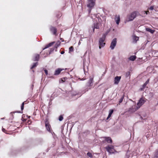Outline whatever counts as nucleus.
<instances>
[{
	"instance_id": "nucleus-1",
	"label": "nucleus",
	"mask_w": 158,
	"mask_h": 158,
	"mask_svg": "<svg viewBox=\"0 0 158 158\" xmlns=\"http://www.w3.org/2000/svg\"><path fill=\"white\" fill-rule=\"evenodd\" d=\"M91 18L94 19L93 25L92 26L93 30H94L95 29H99L100 24L98 22V21L99 20L98 18L96 17V16L95 15H93V16L92 15Z\"/></svg>"
},
{
	"instance_id": "nucleus-2",
	"label": "nucleus",
	"mask_w": 158,
	"mask_h": 158,
	"mask_svg": "<svg viewBox=\"0 0 158 158\" xmlns=\"http://www.w3.org/2000/svg\"><path fill=\"white\" fill-rule=\"evenodd\" d=\"M109 32L107 31L103 34L102 37L100 38L99 41V48H101V47H103L105 44L104 42L106 36L108 34Z\"/></svg>"
},
{
	"instance_id": "nucleus-3",
	"label": "nucleus",
	"mask_w": 158,
	"mask_h": 158,
	"mask_svg": "<svg viewBox=\"0 0 158 158\" xmlns=\"http://www.w3.org/2000/svg\"><path fill=\"white\" fill-rule=\"evenodd\" d=\"M96 0H87V6L89 8V13L91 12V10L95 5Z\"/></svg>"
},
{
	"instance_id": "nucleus-4",
	"label": "nucleus",
	"mask_w": 158,
	"mask_h": 158,
	"mask_svg": "<svg viewBox=\"0 0 158 158\" xmlns=\"http://www.w3.org/2000/svg\"><path fill=\"white\" fill-rule=\"evenodd\" d=\"M137 14V12H133L131 13V15L128 17L127 20V21H131L133 20L136 17Z\"/></svg>"
},
{
	"instance_id": "nucleus-5",
	"label": "nucleus",
	"mask_w": 158,
	"mask_h": 158,
	"mask_svg": "<svg viewBox=\"0 0 158 158\" xmlns=\"http://www.w3.org/2000/svg\"><path fill=\"white\" fill-rule=\"evenodd\" d=\"M106 149L107 151L110 154L114 153L115 152H116L114 149V146H108L106 147Z\"/></svg>"
},
{
	"instance_id": "nucleus-6",
	"label": "nucleus",
	"mask_w": 158,
	"mask_h": 158,
	"mask_svg": "<svg viewBox=\"0 0 158 158\" xmlns=\"http://www.w3.org/2000/svg\"><path fill=\"white\" fill-rule=\"evenodd\" d=\"M139 109L138 107L135 106H132L129 108L128 110V112L130 113H133Z\"/></svg>"
},
{
	"instance_id": "nucleus-7",
	"label": "nucleus",
	"mask_w": 158,
	"mask_h": 158,
	"mask_svg": "<svg viewBox=\"0 0 158 158\" xmlns=\"http://www.w3.org/2000/svg\"><path fill=\"white\" fill-rule=\"evenodd\" d=\"M45 123L46 128L47 130L49 132H51V127L50 125L49 124V123L48 120L46 119L45 120Z\"/></svg>"
},
{
	"instance_id": "nucleus-8",
	"label": "nucleus",
	"mask_w": 158,
	"mask_h": 158,
	"mask_svg": "<svg viewBox=\"0 0 158 158\" xmlns=\"http://www.w3.org/2000/svg\"><path fill=\"white\" fill-rule=\"evenodd\" d=\"M146 101L144 100L143 98H140L137 104V106L139 108Z\"/></svg>"
},
{
	"instance_id": "nucleus-9",
	"label": "nucleus",
	"mask_w": 158,
	"mask_h": 158,
	"mask_svg": "<svg viewBox=\"0 0 158 158\" xmlns=\"http://www.w3.org/2000/svg\"><path fill=\"white\" fill-rule=\"evenodd\" d=\"M117 43L116 39H114L112 41L110 46V48L112 50H113L116 46Z\"/></svg>"
},
{
	"instance_id": "nucleus-10",
	"label": "nucleus",
	"mask_w": 158,
	"mask_h": 158,
	"mask_svg": "<svg viewBox=\"0 0 158 158\" xmlns=\"http://www.w3.org/2000/svg\"><path fill=\"white\" fill-rule=\"evenodd\" d=\"M121 78V77L120 76H116L115 77L114 79V84H118Z\"/></svg>"
},
{
	"instance_id": "nucleus-11",
	"label": "nucleus",
	"mask_w": 158,
	"mask_h": 158,
	"mask_svg": "<svg viewBox=\"0 0 158 158\" xmlns=\"http://www.w3.org/2000/svg\"><path fill=\"white\" fill-rule=\"evenodd\" d=\"M60 41H57L55 45L54 48H52L50 49L49 53L50 54L51 52H52V51H53L54 50L55 48H57L60 45Z\"/></svg>"
},
{
	"instance_id": "nucleus-12",
	"label": "nucleus",
	"mask_w": 158,
	"mask_h": 158,
	"mask_svg": "<svg viewBox=\"0 0 158 158\" xmlns=\"http://www.w3.org/2000/svg\"><path fill=\"white\" fill-rule=\"evenodd\" d=\"M39 58L40 55L35 54L32 60L34 61H38L39 60Z\"/></svg>"
},
{
	"instance_id": "nucleus-13",
	"label": "nucleus",
	"mask_w": 158,
	"mask_h": 158,
	"mask_svg": "<svg viewBox=\"0 0 158 158\" xmlns=\"http://www.w3.org/2000/svg\"><path fill=\"white\" fill-rule=\"evenodd\" d=\"M132 37L133 40V42L135 43H136L137 42V41L139 40V37L136 36L135 35H133Z\"/></svg>"
},
{
	"instance_id": "nucleus-14",
	"label": "nucleus",
	"mask_w": 158,
	"mask_h": 158,
	"mask_svg": "<svg viewBox=\"0 0 158 158\" xmlns=\"http://www.w3.org/2000/svg\"><path fill=\"white\" fill-rule=\"evenodd\" d=\"M93 82V77H90L89 80L87 83V85L89 86H91V84Z\"/></svg>"
},
{
	"instance_id": "nucleus-15",
	"label": "nucleus",
	"mask_w": 158,
	"mask_h": 158,
	"mask_svg": "<svg viewBox=\"0 0 158 158\" xmlns=\"http://www.w3.org/2000/svg\"><path fill=\"white\" fill-rule=\"evenodd\" d=\"M63 70V69L60 68L57 69L56 70L54 74L55 75H59L60 73V72L61 71Z\"/></svg>"
},
{
	"instance_id": "nucleus-16",
	"label": "nucleus",
	"mask_w": 158,
	"mask_h": 158,
	"mask_svg": "<svg viewBox=\"0 0 158 158\" xmlns=\"http://www.w3.org/2000/svg\"><path fill=\"white\" fill-rule=\"evenodd\" d=\"M55 43V42H52L51 43H50L48 45H46V46L43 48V50H44L45 49H46L51 46L52 45L54 44Z\"/></svg>"
},
{
	"instance_id": "nucleus-17",
	"label": "nucleus",
	"mask_w": 158,
	"mask_h": 158,
	"mask_svg": "<svg viewBox=\"0 0 158 158\" xmlns=\"http://www.w3.org/2000/svg\"><path fill=\"white\" fill-rule=\"evenodd\" d=\"M105 140L108 143H111L112 142V140L110 137H104Z\"/></svg>"
},
{
	"instance_id": "nucleus-18",
	"label": "nucleus",
	"mask_w": 158,
	"mask_h": 158,
	"mask_svg": "<svg viewBox=\"0 0 158 158\" xmlns=\"http://www.w3.org/2000/svg\"><path fill=\"white\" fill-rule=\"evenodd\" d=\"M153 158H158V148L156 150L154 153Z\"/></svg>"
},
{
	"instance_id": "nucleus-19",
	"label": "nucleus",
	"mask_w": 158,
	"mask_h": 158,
	"mask_svg": "<svg viewBox=\"0 0 158 158\" xmlns=\"http://www.w3.org/2000/svg\"><path fill=\"white\" fill-rule=\"evenodd\" d=\"M136 58V57L135 56H131L128 58V59L129 60L133 61L135 60Z\"/></svg>"
},
{
	"instance_id": "nucleus-20",
	"label": "nucleus",
	"mask_w": 158,
	"mask_h": 158,
	"mask_svg": "<svg viewBox=\"0 0 158 158\" xmlns=\"http://www.w3.org/2000/svg\"><path fill=\"white\" fill-rule=\"evenodd\" d=\"M115 21L117 24H118L120 21V16L118 15V17H115Z\"/></svg>"
},
{
	"instance_id": "nucleus-21",
	"label": "nucleus",
	"mask_w": 158,
	"mask_h": 158,
	"mask_svg": "<svg viewBox=\"0 0 158 158\" xmlns=\"http://www.w3.org/2000/svg\"><path fill=\"white\" fill-rule=\"evenodd\" d=\"M149 79H148V80L146 81L145 83L143 85L142 88L141 89V90L144 89L146 87L147 85L149 83Z\"/></svg>"
},
{
	"instance_id": "nucleus-22",
	"label": "nucleus",
	"mask_w": 158,
	"mask_h": 158,
	"mask_svg": "<svg viewBox=\"0 0 158 158\" xmlns=\"http://www.w3.org/2000/svg\"><path fill=\"white\" fill-rule=\"evenodd\" d=\"M51 33L54 35H56L58 34L57 30H51Z\"/></svg>"
},
{
	"instance_id": "nucleus-23",
	"label": "nucleus",
	"mask_w": 158,
	"mask_h": 158,
	"mask_svg": "<svg viewBox=\"0 0 158 158\" xmlns=\"http://www.w3.org/2000/svg\"><path fill=\"white\" fill-rule=\"evenodd\" d=\"M38 62L34 63L33 64V65L31 66V69H32L36 67V66L38 65Z\"/></svg>"
},
{
	"instance_id": "nucleus-24",
	"label": "nucleus",
	"mask_w": 158,
	"mask_h": 158,
	"mask_svg": "<svg viewBox=\"0 0 158 158\" xmlns=\"http://www.w3.org/2000/svg\"><path fill=\"white\" fill-rule=\"evenodd\" d=\"M153 53H154V56L158 57V51H156L155 52H153Z\"/></svg>"
},
{
	"instance_id": "nucleus-25",
	"label": "nucleus",
	"mask_w": 158,
	"mask_h": 158,
	"mask_svg": "<svg viewBox=\"0 0 158 158\" xmlns=\"http://www.w3.org/2000/svg\"><path fill=\"white\" fill-rule=\"evenodd\" d=\"M67 78L66 77H64V78H62L61 79V81H60V83H61V82H64L65 81V79H67Z\"/></svg>"
},
{
	"instance_id": "nucleus-26",
	"label": "nucleus",
	"mask_w": 158,
	"mask_h": 158,
	"mask_svg": "<svg viewBox=\"0 0 158 158\" xmlns=\"http://www.w3.org/2000/svg\"><path fill=\"white\" fill-rule=\"evenodd\" d=\"M87 155L90 158H92L93 157V155L92 153L89 152H88L87 153Z\"/></svg>"
},
{
	"instance_id": "nucleus-27",
	"label": "nucleus",
	"mask_w": 158,
	"mask_h": 158,
	"mask_svg": "<svg viewBox=\"0 0 158 158\" xmlns=\"http://www.w3.org/2000/svg\"><path fill=\"white\" fill-rule=\"evenodd\" d=\"M73 50V48L72 46H71L69 47V52H72Z\"/></svg>"
},
{
	"instance_id": "nucleus-28",
	"label": "nucleus",
	"mask_w": 158,
	"mask_h": 158,
	"mask_svg": "<svg viewBox=\"0 0 158 158\" xmlns=\"http://www.w3.org/2000/svg\"><path fill=\"white\" fill-rule=\"evenodd\" d=\"M123 98H124V96H123L120 99L119 101V104L121 103L122 102Z\"/></svg>"
},
{
	"instance_id": "nucleus-29",
	"label": "nucleus",
	"mask_w": 158,
	"mask_h": 158,
	"mask_svg": "<svg viewBox=\"0 0 158 158\" xmlns=\"http://www.w3.org/2000/svg\"><path fill=\"white\" fill-rule=\"evenodd\" d=\"M113 110H110L109 111V114L110 115H111L112 114V113H113Z\"/></svg>"
},
{
	"instance_id": "nucleus-30",
	"label": "nucleus",
	"mask_w": 158,
	"mask_h": 158,
	"mask_svg": "<svg viewBox=\"0 0 158 158\" xmlns=\"http://www.w3.org/2000/svg\"><path fill=\"white\" fill-rule=\"evenodd\" d=\"M63 116L62 115H60L59 117V120L60 121H61L63 120Z\"/></svg>"
},
{
	"instance_id": "nucleus-31",
	"label": "nucleus",
	"mask_w": 158,
	"mask_h": 158,
	"mask_svg": "<svg viewBox=\"0 0 158 158\" xmlns=\"http://www.w3.org/2000/svg\"><path fill=\"white\" fill-rule=\"evenodd\" d=\"M130 73L129 72H127L126 73V76L127 77H129L130 75Z\"/></svg>"
},
{
	"instance_id": "nucleus-32",
	"label": "nucleus",
	"mask_w": 158,
	"mask_h": 158,
	"mask_svg": "<svg viewBox=\"0 0 158 158\" xmlns=\"http://www.w3.org/2000/svg\"><path fill=\"white\" fill-rule=\"evenodd\" d=\"M24 102H23L22 103V104L21 106V110H22L23 109V108H24Z\"/></svg>"
},
{
	"instance_id": "nucleus-33",
	"label": "nucleus",
	"mask_w": 158,
	"mask_h": 158,
	"mask_svg": "<svg viewBox=\"0 0 158 158\" xmlns=\"http://www.w3.org/2000/svg\"><path fill=\"white\" fill-rule=\"evenodd\" d=\"M146 31L150 32L152 34L154 32L155 30H146Z\"/></svg>"
},
{
	"instance_id": "nucleus-34",
	"label": "nucleus",
	"mask_w": 158,
	"mask_h": 158,
	"mask_svg": "<svg viewBox=\"0 0 158 158\" xmlns=\"http://www.w3.org/2000/svg\"><path fill=\"white\" fill-rule=\"evenodd\" d=\"M85 63H84V62L83 61V69L84 71H85Z\"/></svg>"
},
{
	"instance_id": "nucleus-35",
	"label": "nucleus",
	"mask_w": 158,
	"mask_h": 158,
	"mask_svg": "<svg viewBox=\"0 0 158 158\" xmlns=\"http://www.w3.org/2000/svg\"><path fill=\"white\" fill-rule=\"evenodd\" d=\"M45 73L46 75H47L48 74V70L46 69H44V70Z\"/></svg>"
},
{
	"instance_id": "nucleus-36",
	"label": "nucleus",
	"mask_w": 158,
	"mask_h": 158,
	"mask_svg": "<svg viewBox=\"0 0 158 158\" xmlns=\"http://www.w3.org/2000/svg\"><path fill=\"white\" fill-rule=\"evenodd\" d=\"M153 6H151L149 8L150 10H152L153 9Z\"/></svg>"
},
{
	"instance_id": "nucleus-37",
	"label": "nucleus",
	"mask_w": 158,
	"mask_h": 158,
	"mask_svg": "<svg viewBox=\"0 0 158 158\" xmlns=\"http://www.w3.org/2000/svg\"><path fill=\"white\" fill-rule=\"evenodd\" d=\"M17 112V113H21V112H20V111H17V112ZM15 113V112H12L10 113V114H12L13 113Z\"/></svg>"
},
{
	"instance_id": "nucleus-38",
	"label": "nucleus",
	"mask_w": 158,
	"mask_h": 158,
	"mask_svg": "<svg viewBox=\"0 0 158 158\" xmlns=\"http://www.w3.org/2000/svg\"><path fill=\"white\" fill-rule=\"evenodd\" d=\"M111 116V115L109 114L108 115L107 118V119H108Z\"/></svg>"
},
{
	"instance_id": "nucleus-39",
	"label": "nucleus",
	"mask_w": 158,
	"mask_h": 158,
	"mask_svg": "<svg viewBox=\"0 0 158 158\" xmlns=\"http://www.w3.org/2000/svg\"><path fill=\"white\" fill-rule=\"evenodd\" d=\"M88 89H86L83 92V93H85L86 91H88Z\"/></svg>"
},
{
	"instance_id": "nucleus-40",
	"label": "nucleus",
	"mask_w": 158,
	"mask_h": 158,
	"mask_svg": "<svg viewBox=\"0 0 158 158\" xmlns=\"http://www.w3.org/2000/svg\"><path fill=\"white\" fill-rule=\"evenodd\" d=\"M145 14H148V13L149 12L148 11H144Z\"/></svg>"
},
{
	"instance_id": "nucleus-41",
	"label": "nucleus",
	"mask_w": 158,
	"mask_h": 158,
	"mask_svg": "<svg viewBox=\"0 0 158 158\" xmlns=\"http://www.w3.org/2000/svg\"><path fill=\"white\" fill-rule=\"evenodd\" d=\"M64 53V51H62L60 53L61 54H63Z\"/></svg>"
},
{
	"instance_id": "nucleus-42",
	"label": "nucleus",
	"mask_w": 158,
	"mask_h": 158,
	"mask_svg": "<svg viewBox=\"0 0 158 158\" xmlns=\"http://www.w3.org/2000/svg\"><path fill=\"white\" fill-rule=\"evenodd\" d=\"M5 130V129H4V128H2V131L3 132H5L4 131Z\"/></svg>"
},
{
	"instance_id": "nucleus-43",
	"label": "nucleus",
	"mask_w": 158,
	"mask_h": 158,
	"mask_svg": "<svg viewBox=\"0 0 158 158\" xmlns=\"http://www.w3.org/2000/svg\"><path fill=\"white\" fill-rule=\"evenodd\" d=\"M146 30H151V29L150 28H146Z\"/></svg>"
},
{
	"instance_id": "nucleus-44",
	"label": "nucleus",
	"mask_w": 158,
	"mask_h": 158,
	"mask_svg": "<svg viewBox=\"0 0 158 158\" xmlns=\"http://www.w3.org/2000/svg\"><path fill=\"white\" fill-rule=\"evenodd\" d=\"M80 44H81V42H80V41L79 42L78 44H79V45H80Z\"/></svg>"
},
{
	"instance_id": "nucleus-45",
	"label": "nucleus",
	"mask_w": 158,
	"mask_h": 158,
	"mask_svg": "<svg viewBox=\"0 0 158 158\" xmlns=\"http://www.w3.org/2000/svg\"><path fill=\"white\" fill-rule=\"evenodd\" d=\"M146 156H148L147 158H149V155H148V156L146 155Z\"/></svg>"
},
{
	"instance_id": "nucleus-46",
	"label": "nucleus",
	"mask_w": 158,
	"mask_h": 158,
	"mask_svg": "<svg viewBox=\"0 0 158 158\" xmlns=\"http://www.w3.org/2000/svg\"><path fill=\"white\" fill-rule=\"evenodd\" d=\"M158 105V102L157 103L156 105V106H157Z\"/></svg>"
},
{
	"instance_id": "nucleus-47",
	"label": "nucleus",
	"mask_w": 158,
	"mask_h": 158,
	"mask_svg": "<svg viewBox=\"0 0 158 158\" xmlns=\"http://www.w3.org/2000/svg\"><path fill=\"white\" fill-rule=\"evenodd\" d=\"M94 30H93V32H94Z\"/></svg>"
}]
</instances>
